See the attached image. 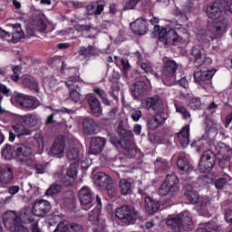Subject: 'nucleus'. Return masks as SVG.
Here are the masks:
<instances>
[{
	"label": "nucleus",
	"instance_id": "1",
	"mask_svg": "<svg viewBox=\"0 0 232 232\" xmlns=\"http://www.w3.org/2000/svg\"><path fill=\"white\" fill-rule=\"evenodd\" d=\"M166 224L172 232H182V229L183 231L193 230V218L188 210L181 212L178 217L169 218Z\"/></svg>",
	"mask_w": 232,
	"mask_h": 232
},
{
	"label": "nucleus",
	"instance_id": "2",
	"mask_svg": "<svg viewBox=\"0 0 232 232\" xmlns=\"http://www.w3.org/2000/svg\"><path fill=\"white\" fill-rule=\"evenodd\" d=\"M115 217L122 226H133L137 220H142L140 212L131 205H122L116 208Z\"/></svg>",
	"mask_w": 232,
	"mask_h": 232
},
{
	"label": "nucleus",
	"instance_id": "3",
	"mask_svg": "<svg viewBox=\"0 0 232 232\" xmlns=\"http://www.w3.org/2000/svg\"><path fill=\"white\" fill-rule=\"evenodd\" d=\"M142 106L145 110H153L156 112V115L153 117L159 122L160 126H162L168 121V117H169L166 110H164V104H162V101L159 96L145 100L142 102Z\"/></svg>",
	"mask_w": 232,
	"mask_h": 232
},
{
	"label": "nucleus",
	"instance_id": "4",
	"mask_svg": "<svg viewBox=\"0 0 232 232\" xmlns=\"http://www.w3.org/2000/svg\"><path fill=\"white\" fill-rule=\"evenodd\" d=\"M72 73L74 75H71L67 81H65V86H67L69 90V99L72 102H79L81 101V87H79V71L76 68H71Z\"/></svg>",
	"mask_w": 232,
	"mask_h": 232
},
{
	"label": "nucleus",
	"instance_id": "5",
	"mask_svg": "<svg viewBox=\"0 0 232 232\" xmlns=\"http://www.w3.org/2000/svg\"><path fill=\"white\" fill-rule=\"evenodd\" d=\"M215 151L219 168L221 169L229 168L232 158L231 147L220 142L215 146Z\"/></svg>",
	"mask_w": 232,
	"mask_h": 232
},
{
	"label": "nucleus",
	"instance_id": "6",
	"mask_svg": "<svg viewBox=\"0 0 232 232\" xmlns=\"http://www.w3.org/2000/svg\"><path fill=\"white\" fill-rule=\"evenodd\" d=\"M177 70H179V64L175 60H167L161 70V79L166 86H171L175 84L177 81Z\"/></svg>",
	"mask_w": 232,
	"mask_h": 232
},
{
	"label": "nucleus",
	"instance_id": "7",
	"mask_svg": "<svg viewBox=\"0 0 232 232\" xmlns=\"http://www.w3.org/2000/svg\"><path fill=\"white\" fill-rule=\"evenodd\" d=\"M154 34H158V39L163 44H175L180 41V37L177 34V31L161 27L159 24L154 25Z\"/></svg>",
	"mask_w": 232,
	"mask_h": 232
},
{
	"label": "nucleus",
	"instance_id": "8",
	"mask_svg": "<svg viewBox=\"0 0 232 232\" xmlns=\"http://www.w3.org/2000/svg\"><path fill=\"white\" fill-rule=\"evenodd\" d=\"M215 162H217V154L211 150H205L199 159L198 171L208 173L215 168Z\"/></svg>",
	"mask_w": 232,
	"mask_h": 232
},
{
	"label": "nucleus",
	"instance_id": "9",
	"mask_svg": "<svg viewBox=\"0 0 232 232\" xmlns=\"http://www.w3.org/2000/svg\"><path fill=\"white\" fill-rule=\"evenodd\" d=\"M14 101L20 108L24 110H35L38 106H41V102H39L35 97L25 95L23 93H18L14 96Z\"/></svg>",
	"mask_w": 232,
	"mask_h": 232
},
{
	"label": "nucleus",
	"instance_id": "10",
	"mask_svg": "<svg viewBox=\"0 0 232 232\" xmlns=\"http://www.w3.org/2000/svg\"><path fill=\"white\" fill-rule=\"evenodd\" d=\"M118 135L121 139V142L125 144V149L128 151V154L130 155L131 159L137 155V150L131 148L133 145V132L131 130H128L122 127L118 128Z\"/></svg>",
	"mask_w": 232,
	"mask_h": 232
},
{
	"label": "nucleus",
	"instance_id": "11",
	"mask_svg": "<svg viewBox=\"0 0 232 232\" xmlns=\"http://www.w3.org/2000/svg\"><path fill=\"white\" fill-rule=\"evenodd\" d=\"M226 11V1L218 0L207 5L205 12L209 19L217 21L222 15V12Z\"/></svg>",
	"mask_w": 232,
	"mask_h": 232
},
{
	"label": "nucleus",
	"instance_id": "12",
	"mask_svg": "<svg viewBox=\"0 0 232 232\" xmlns=\"http://www.w3.org/2000/svg\"><path fill=\"white\" fill-rule=\"evenodd\" d=\"M78 197L84 211H88L93 206V192L90 188L82 187L78 192Z\"/></svg>",
	"mask_w": 232,
	"mask_h": 232
},
{
	"label": "nucleus",
	"instance_id": "13",
	"mask_svg": "<svg viewBox=\"0 0 232 232\" xmlns=\"http://www.w3.org/2000/svg\"><path fill=\"white\" fill-rule=\"evenodd\" d=\"M217 73V70H208V71H198L194 72V81L199 86H206V84H211V79Z\"/></svg>",
	"mask_w": 232,
	"mask_h": 232
},
{
	"label": "nucleus",
	"instance_id": "14",
	"mask_svg": "<svg viewBox=\"0 0 232 232\" xmlns=\"http://www.w3.org/2000/svg\"><path fill=\"white\" fill-rule=\"evenodd\" d=\"M52 210V205L48 200L37 199L33 206V213L35 217H46Z\"/></svg>",
	"mask_w": 232,
	"mask_h": 232
},
{
	"label": "nucleus",
	"instance_id": "15",
	"mask_svg": "<svg viewBox=\"0 0 232 232\" xmlns=\"http://www.w3.org/2000/svg\"><path fill=\"white\" fill-rule=\"evenodd\" d=\"M191 55L194 56V63L197 66H202V64L209 65L213 63L211 58L204 56V48H201L200 45H196L192 48Z\"/></svg>",
	"mask_w": 232,
	"mask_h": 232
},
{
	"label": "nucleus",
	"instance_id": "16",
	"mask_svg": "<svg viewBox=\"0 0 232 232\" xmlns=\"http://www.w3.org/2000/svg\"><path fill=\"white\" fill-rule=\"evenodd\" d=\"M21 222V218L17 216V212L8 210L3 215V223L6 229L12 231L14 227H16Z\"/></svg>",
	"mask_w": 232,
	"mask_h": 232
},
{
	"label": "nucleus",
	"instance_id": "17",
	"mask_svg": "<svg viewBox=\"0 0 232 232\" xmlns=\"http://www.w3.org/2000/svg\"><path fill=\"white\" fill-rule=\"evenodd\" d=\"M34 153V149L32 147H28L23 144H16L14 145V155L16 160L19 162H24L28 160V157Z\"/></svg>",
	"mask_w": 232,
	"mask_h": 232
},
{
	"label": "nucleus",
	"instance_id": "18",
	"mask_svg": "<svg viewBox=\"0 0 232 232\" xmlns=\"http://www.w3.org/2000/svg\"><path fill=\"white\" fill-rule=\"evenodd\" d=\"M104 146H106L105 138L94 137L91 140L89 153L91 155H99V153H102V150H104Z\"/></svg>",
	"mask_w": 232,
	"mask_h": 232
},
{
	"label": "nucleus",
	"instance_id": "19",
	"mask_svg": "<svg viewBox=\"0 0 232 232\" xmlns=\"http://www.w3.org/2000/svg\"><path fill=\"white\" fill-rule=\"evenodd\" d=\"M130 30L135 35H146L148 34V21L139 18L130 23Z\"/></svg>",
	"mask_w": 232,
	"mask_h": 232
},
{
	"label": "nucleus",
	"instance_id": "20",
	"mask_svg": "<svg viewBox=\"0 0 232 232\" xmlns=\"http://www.w3.org/2000/svg\"><path fill=\"white\" fill-rule=\"evenodd\" d=\"M53 232H84V229L81 224L61 222L57 225Z\"/></svg>",
	"mask_w": 232,
	"mask_h": 232
},
{
	"label": "nucleus",
	"instance_id": "21",
	"mask_svg": "<svg viewBox=\"0 0 232 232\" xmlns=\"http://www.w3.org/2000/svg\"><path fill=\"white\" fill-rule=\"evenodd\" d=\"M14 180V167L12 165L0 166V184H10Z\"/></svg>",
	"mask_w": 232,
	"mask_h": 232
},
{
	"label": "nucleus",
	"instance_id": "22",
	"mask_svg": "<svg viewBox=\"0 0 232 232\" xmlns=\"http://www.w3.org/2000/svg\"><path fill=\"white\" fill-rule=\"evenodd\" d=\"M119 188L121 195H131L133 193V188H135V180L131 178L121 179L119 182Z\"/></svg>",
	"mask_w": 232,
	"mask_h": 232
},
{
	"label": "nucleus",
	"instance_id": "23",
	"mask_svg": "<svg viewBox=\"0 0 232 232\" xmlns=\"http://www.w3.org/2000/svg\"><path fill=\"white\" fill-rule=\"evenodd\" d=\"M87 102L90 106L91 111L92 115H95V117H101L102 115V108L101 107V102L95 94H91L87 98Z\"/></svg>",
	"mask_w": 232,
	"mask_h": 232
},
{
	"label": "nucleus",
	"instance_id": "24",
	"mask_svg": "<svg viewBox=\"0 0 232 232\" xmlns=\"http://www.w3.org/2000/svg\"><path fill=\"white\" fill-rule=\"evenodd\" d=\"M64 138H63V136H59L54 140L50 149V152L52 155H55L56 157L61 158L64 153Z\"/></svg>",
	"mask_w": 232,
	"mask_h": 232
},
{
	"label": "nucleus",
	"instance_id": "25",
	"mask_svg": "<svg viewBox=\"0 0 232 232\" xmlns=\"http://www.w3.org/2000/svg\"><path fill=\"white\" fill-rule=\"evenodd\" d=\"M93 182L95 186L104 189L109 184H111V178L104 172H98L93 177Z\"/></svg>",
	"mask_w": 232,
	"mask_h": 232
},
{
	"label": "nucleus",
	"instance_id": "26",
	"mask_svg": "<svg viewBox=\"0 0 232 232\" xmlns=\"http://www.w3.org/2000/svg\"><path fill=\"white\" fill-rule=\"evenodd\" d=\"M78 53L81 57H84V59H90L91 57L99 56L101 51L93 45H88L87 47L80 46Z\"/></svg>",
	"mask_w": 232,
	"mask_h": 232
},
{
	"label": "nucleus",
	"instance_id": "27",
	"mask_svg": "<svg viewBox=\"0 0 232 232\" xmlns=\"http://www.w3.org/2000/svg\"><path fill=\"white\" fill-rule=\"evenodd\" d=\"M146 90H148V84H146V82L137 81L131 87L130 92L132 93V97L139 99V97H142V95L146 93Z\"/></svg>",
	"mask_w": 232,
	"mask_h": 232
},
{
	"label": "nucleus",
	"instance_id": "28",
	"mask_svg": "<svg viewBox=\"0 0 232 232\" xmlns=\"http://www.w3.org/2000/svg\"><path fill=\"white\" fill-rule=\"evenodd\" d=\"M177 137L182 148L189 146V124L181 128V130L177 133Z\"/></svg>",
	"mask_w": 232,
	"mask_h": 232
},
{
	"label": "nucleus",
	"instance_id": "29",
	"mask_svg": "<svg viewBox=\"0 0 232 232\" xmlns=\"http://www.w3.org/2000/svg\"><path fill=\"white\" fill-rule=\"evenodd\" d=\"M154 168L156 173H168L169 169H171V162L168 161V160L163 158H158L154 161Z\"/></svg>",
	"mask_w": 232,
	"mask_h": 232
},
{
	"label": "nucleus",
	"instance_id": "30",
	"mask_svg": "<svg viewBox=\"0 0 232 232\" xmlns=\"http://www.w3.org/2000/svg\"><path fill=\"white\" fill-rule=\"evenodd\" d=\"M145 209L149 215H153L160 209V201L155 200L150 197L145 198Z\"/></svg>",
	"mask_w": 232,
	"mask_h": 232
},
{
	"label": "nucleus",
	"instance_id": "31",
	"mask_svg": "<svg viewBox=\"0 0 232 232\" xmlns=\"http://www.w3.org/2000/svg\"><path fill=\"white\" fill-rule=\"evenodd\" d=\"M82 128L86 135H95L97 133V123L92 118L83 119Z\"/></svg>",
	"mask_w": 232,
	"mask_h": 232
},
{
	"label": "nucleus",
	"instance_id": "32",
	"mask_svg": "<svg viewBox=\"0 0 232 232\" xmlns=\"http://www.w3.org/2000/svg\"><path fill=\"white\" fill-rule=\"evenodd\" d=\"M96 208L89 213V220L90 222H92V224L99 222V220H102V218H101V208H102V202L99 196L96 197Z\"/></svg>",
	"mask_w": 232,
	"mask_h": 232
},
{
	"label": "nucleus",
	"instance_id": "33",
	"mask_svg": "<svg viewBox=\"0 0 232 232\" xmlns=\"http://www.w3.org/2000/svg\"><path fill=\"white\" fill-rule=\"evenodd\" d=\"M104 3L92 2L87 5V14L89 15H101L104 12Z\"/></svg>",
	"mask_w": 232,
	"mask_h": 232
},
{
	"label": "nucleus",
	"instance_id": "34",
	"mask_svg": "<svg viewBox=\"0 0 232 232\" xmlns=\"http://www.w3.org/2000/svg\"><path fill=\"white\" fill-rule=\"evenodd\" d=\"M205 125H206V131L205 134H203V139L207 140V139H209V130H216L218 131L222 128L220 124H218L216 121L209 117L205 118Z\"/></svg>",
	"mask_w": 232,
	"mask_h": 232
},
{
	"label": "nucleus",
	"instance_id": "35",
	"mask_svg": "<svg viewBox=\"0 0 232 232\" xmlns=\"http://www.w3.org/2000/svg\"><path fill=\"white\" fill-rule=\"evenodd\" d=\"M177 166L180 171H183V173H189V171H191V165L189 164V160H188L186 154H180L178 157Z\"/></svg>",
	"mask_w": 232,
	"mask_h": 232
},
{
	"label": "nucleus",
	"instance_id": "36",
	"mask_svg": "<svg viewBox=\"0 0 232 232\" xmlns=\"http://www.w3.org/2000/svg\"><path fill=\"white\" fill-rule=\"evenodd\" d=\"M159 193L161 197H169V198H173L177 193H179V190L172 188L170 185H168V183L164 181L159 188Z\"/></svg>",
	"mask_w": 232,
	"mask_h": 232
},
{
	"label": "nucleus",
	"instance_id": "37",
	"mask_svg": "<svg viewBox=\"0 0 232 232\" xmlns=\"http://www.w3.org/2000/svg\"><path fill=\"white\" fill-rule=\"evenodd\" d=\"M198 208L203 215L207 216L209 213V209H211V199L209 198L204 196L199 198V201H198Z\"/></svg>",
	"mask_w": 232,
	"mask_h": 232
},
{
	"label": "nucleus",
	"instance_id": "38",
	"mask_svg": "<svg viewBox=\"0 0 232 232\" xmlns=\"http://www.w3.org/2000/svg\"><path fill=\"white\" fill-rule=\"evenodd\" d=\"M14 29L12 34V43H19L24 37V32L21 29V24H11Z\"/></svg>",
	"mask_w": 232,
	"mask_h": 232
},
{
	"label": "nucleus",
	"instance_id": "39",
	"mask_svg": "<svg viewBox=\"0 0 232 232\" xmlns=\"http://www.w3.org/2000/svg\"><path fill=\"white\" fill-rule=\"evenodd\" d=\"M12 130L14 133H16V137H23V135H31L32 131H30L24 122L16 123L12 126Z\"/></svg>",
	"mask_w": 232,
	"mask_h": 232
},
{
	"label": "nucleus",
	"instance_id": "40",
	"mask_svg": "<svg viewBox=\"0 0 232 232\" xmlns=\"http://www.w3.org/2000/svg\"><path fill=\"white\" fill-rule=\"evenodd\" d=\"M93 92L95 95H98L99 99H101L104 106H111V104H113V102L108 99V93H106L102 88L96 87L93 89Z\"/></svg>",
	"mask_w": 232,
	"mask_h": 232
},
{
	"label": "nucleus",
	"instance_id": "41",
	"mask_svg": "<svg viewBox=\"0 0 232 232\" xmlns=\"http://www.w3.org/2000/svg\"><path fill=\"white\" fill-rule=\"evenodd\" d=\"M2 157L5 160H12L15 157V145L6 144L2 150Z\"/></svg>",
	"mask_w": 232,
	"mask_h": 232
},
{
	"label": "nucleus",
	"instance_id": "42",
	"mask_svg": "<svg viewBox=\"0 0 232 232\" xmlns=\"http://www.w3.org/2000/svg\"><path fill=\"white\" fill-rule=\"evenodd\" d=\"M184 196L190 204H198V201L200 200V195H198V192H197V190L187 189L184 192Z\"/></svg>",
	"mask_w": 232,
	"mask_h": 232
},
{
	"label": "nucleus",
	"instance_id": "43",
	"mask_svg": "<svg viewBox=\"0 0 232 232\" xmlns=\"http://www.w3.org/2000/svg\"><path fill=\"white\" fill-rule=\"evenodd\" d=\"M220 227L214 221L205 224V227L198 228L195 232H220Z\"/></svg>",
	"mask_w": 232,
	"mask_h": 232
},
{
	"label": "nucleus",
	"instance_id": "44",
	"mask_svg": "<svg viewBox=\"0 0 232 232\" xmlns=\"http://www.w3.org/2000/svg\"><path fill=\"white\" fill-rule=\"evenodd\" d=\"M22 84L24 88H28L32 92H35V93L39 92V83L35 81H32L30 78L25 77L22 80Z\"/></svg>",
	"mask_w": 232,
	"mask_h": 232
},
{
	"label": "nucleus",
	"instance_id": "45",
	"mask_svg": "<svg viewBox=\"0 0 232 232\" xmlns=\"http://www.w3.org/2000/svg\"><path fill=\"white\" fill-rule=\"evenodd\" d=\"M227 224L232 226V201L227 200L222 204Z\"/></svg>",
	"mask_w": 232,
	"mask_h": 232
},
{
	"label": "nucleus",
	"instance_id": "46",
	"mask_svg": "<svg viewBox=\"0 0 232 232\" xmlns=\"http://www.w3.org/2000/svg\"><path fill=\"white\" fill-rule=\"evenodd\" d=\"M20 122H24V126L28 128H34L37 124V118L32 114L20 117Z\"/></svg>",
	"mask_w": 232,
	"mask_h": 232
},
{
	"label": "nucleus",
	"instance_id": "47",
	"mask_svg": "<svg viewBox=\"0 0 232 232\" xmlns=\"http://www.w3.org/2000/svg\"><path fill=\"white\" fill-rule=\"evenodd\" d=\"M67 180L63 179L62 182H63V184H67L68 186H71L72 183L73 182V179H75V177H77V169H75V167L71 166L67 169Z\"/></svg>",
	"mask_w": 232,
	"mask_h": 232
},
{
	"label": "nucleus",
	"instance_id": "48",
	"mask_svg": "<svg viewBox=\"0 0 232 232\" xmlns=\"http://www.w3.org/2000/svg\"><path fill=\"white\" fill-rule=\"evenodd\" d=\"M172 189L179 191V177L175 173L168 174L165 181Z\"/></svg>",
	"mask_w": 232,
	"mask_h": 232
},
{
	"label": "nucleus",
	"instance_id": "49",
	"mask_svg": "<svg viewBox=\"0 0 232 232\" xmlns=\"http://www.w3.org/2000/svg\"><path fill=\"white\" fill-rule=\"evenodd\" d=\"M65 153L68 160H77V159H79V148L77 147L65 149Z\"/></svg>",
	"mask_w": 232,
	"mask_h": 232
},
{
	"label": "nucleus",
	"instance_id": "50",
	"mask_svg": "<svg viewBox=\"0 0 232 232\" xmlns=\"http://www.w3.org/2000/svg\"><path fill=\"white\" fill-rule=\"evenodd\" d=\"M61 191H63V187L59 184L53 183L45 191V196L54 197V195H58V193H61Z\"/></svg>",
	"mask_w": 232,
	"mask_h": 232
},
{
	"label": "nucleus",
	"instance_id": "51",
	"mask_svg": "<svg viewBox=\"0 0 232 232\" xmlns=\"http://www.w3.org/2000/svg\"><path fill=\"white\" fill-rule=\"evenodd\" d=\"M227 182H231V176L225 174L222 178H219L215 181V187L217 189H222Z\"/></svg>",
	"mask_w": 232,
	"mask_h": 232
},
{
	"label": "nucleus",
	"instance_id": "52",
	"mask_svg": "<svg viewBox=\"0 0 232 232\" xmlns=\"http://www.w3.org/2000/svg\"><path fill=\"white\" fill-rule=\"evenodd\" d=\"M188 106L192 110H200L202 108V101H200L199 97L192 96L190 97Z\"/></svg>",
	"mask_w": 232,
	"mask_h": 232
},
{
	"label": "nucleus",
	"instance_id": "53",
	"mask_svg": "<svg viewBox=\"0 0 232 232\" xmlns=\"http://www.w3.org/2000/svg\"><path fill=\"white\" fill-rule=\"evenodd\" d=\"M94 227L93 231L94 232H108V229L106 228V219H100L98 222L93 223Z\"/></svg>",
	"mask_w": 232,
	"mask_h": 232
},
{
	"label": "nucleus",
	"instance_id": "54",
	"mask_svg": "<svg viewBox=\"0 0 232 232\" xmlns=\"http://www.w3.org/2000/svg\"><path fill=\"white\" fill-rule=\"evenodd\" d=\"M175 108L177 113L182 114V117L184 119H191V114H189V111H187L186 107L180 103H175Z\"/></svg>",
	"mask_w": 232,
	"mask_h": 232
},
{
	"label": "nucleus",
	"instance_id": "55",
	"mask_svg": "<svg viewBox=\"0 0 232 232\" xmlns=\"http://www.w3.org/2000/svg\"><path fill=\"white\" fill-rule=\"evenodd\" d=\"M119 92H121V87L119 84L113 83L111 85V91L109 92V95L114 99V101H119Z\"/></svg>",
	"mask_w": 232,
	"mask_h": 232
},
{
	"label": "nucleus",
	"instance_id": "56",
	"mask_svg": "<svg viewBox=\"0 0 232 232\" xmlns=\"http://www.w3.org/2000/svg\"><path fill=\"white\" fill-rule=\"evenodd\" d=\"M121 64L122 68V72L125 77H128V72L131 70V65H130V62L126 58H122L121 60Z\"/></svg>",
	"mask_w": 232,
	"mask_h": 232
},
{
	"label": "nucleus",
	"instance_id": "57",
	"mask_svg": "<svg viewBox=\"0 0 232 232\" xmlns=\"http://www.w3.org/2000/svg\"><path fill=\"white\" fill-rule=\"evenodd\" d=\"M198 180L200 184H212L213 176L211 174L201 175L198 178Z\"/></svg>",
	"mask_w": 232,
	"mask_h": 232
},
{
	"label": "nucleus",
	"instance_id": "58",
	"mask_svg": "<svg viewBox=\"0 0 232 232\" xmlns=\"http://www.w3.org/2000/svg\"><path fill=\"white\" fill-rule=\"evenodd\" d=\"M12 70L14 74L11 76V79L14 81V82H17V81H19V76L21 75V70H23V67L21 65H15Z\"/></svg>",
	"mask_w": 232,
	"mask_h": 232
},
{
	"label": "nucleus",
	"instance_id": "59",
	"mask_svg": "<svg viewBox=\"0 0 232 232\" xmlns=\"http://www.w3.org/2000/svg\"><path fill=\"white\" fill-rule=\"evenodd\" d=\"M22 189L25 193H30V191H34V193H35V191H39V188L32 185V183L22 184Z\"/></svg>",
	"mask_w": 232,
	"mask_h": 232
},
{
	"label": "nucleus",
	"instance_id": "60",
	"mask_svg": "<svg viewBox=\"0 0 232 232\" xmlns=\"http://www.w3.org/2000/svg\"><path fill=\"white\" fill-rule=\"evenodd\" d=\"M3 95H5V97H10L12 95V91L6 87V85L0 83V102L3 101Z\"/></svg>",
	"mask_w": 232,
	"mask_h": 232
},
{
	"label": "nucleus",
	"instance_id": "61",
	"mask_svg": "<svg viewBox=\"0 0 232 232\" xmlns=\"http://www.w3.org/2000/svg\"><path fill=\"white\" fill-rule=\"evenodd\" d=\"M141 118H142V111L139 110L130 111V119H132L134 122H139V121H140Z\"/></svg>",
	"mask_w": 232,
	"mask_h": 232
},
{
	"label": "nucleus",
	"instance_id": "62",
	"mask_svg": "<svg viewBox=\"0 0 232 232\" xmlns=\"http://www.w3.org/2000/svg\"><path fill=\"white\" fill-rule=\"evenodd\" d=\"M140 1L141 0H127L124 6L125 10H134Z\"/></svg>",
	"mask_w": 232,
	"mask_h": 232
},
{
	"label": "nucleus",
	"instance_id": "63",
	"mask_svg": "<svg viewBox=\"0 0 232 232\" xmlns=\"http://www.w3.org/2000/svg\"><path fill=\"white\" fill-rule=\"evenodd\" d=\"M160 126V124L159 123V121H157L155 120L154 117H152L151 119H150L148 121V128L149 130H150L151 131L157 130V128H159Z\"/></svg>",
	"mask_w": 232,
	"mask_h": 232
},
{
	"label": "nucleus",
	"instance_id": "64",
	"mask_svg": "<svg viewBox=\"0 0 232 232\" xmlns=\"http://www.w3.org/2000/svg\"><path fill=\"white\" fill-rule=\"evenodd\" d=\"M11 232H30V231L28 230V228H26L24 226H23V224L20 221L18 223V225L14 227V228L11 230Z\"/></svg>",
	"mask_w": 232,
	"mask_h": 232
}]
</instances>
